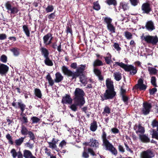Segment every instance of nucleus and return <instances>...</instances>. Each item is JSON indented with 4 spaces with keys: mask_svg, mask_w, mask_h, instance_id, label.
Wrapping results in <instances>:
<instances>
[{
    "mask_svg": "<svg viewBox=\"0 0 158 158\" xmlns=\"http://www.w3.org/2000/svg\"><path fill=\"white\" fill-rule=\"evenodd\" d=\"M85 67V64L81 65V67H78L77 69L76 72L74 73L69 69L66 66H64L62 67V70L64 75L68 77H72V79H76L77 77L79 76L80 73H82Z\"/></svg>",
    "mask_w": 158,
    "mask_h": 158,
    "instance_id": "f257e3e1",
    "label": "nucleus"
},
{
    "mask_svg": "<svg viewBox=\"0 0 158 158\" xmlns=\"http://www.w3.org/2000/svg\"><path fill=\"white\" fill-rule=\"evenodd\" d=\"M106 137V134L105 131H103L102 136L103 146L105 147L106 150L109 151L112 154L116 155L117 154V150L107 139Z\"/></svg>",
    "mask_w": 158,
    "mask_h": 158,
    "instance_id": "f03ea898",
    "label": "nucleus"
},
{
    "mask_svg": "<svg viewBox=\"0 0 158 158\" xmlns=\"http://www.w3.org/2000/svg\"><path fill=\"white\" fill-rule=\"evenodd\" d=\"M75 98L74 100H76V102L78 103L79 101L81 102V103L84 104L85 101L83 96L85 95L84 91L79 88H77L74 92Z\"/></svg>",
    "mask_w": 158,
    "mask_h": 158,
    "instance_id": "7ed1b4c3",
    "label": "nucleus"
},
{
    "mask_svg": "<svg viewBox=\"0 0 158 158\" xmlns=\"http://www.w3.org/2000/svg\"><path fill=\"white\" fill-rule=\"evenodd\" d=\"M115 64H117L121 67L123 68L126 71H130V73L131 75H134L137 72L136 68L132 65H127L122 62H116Z\"/></svg>",
    "mask_w": 158,
    "mask_h": 158,
    "instance_id": "20e7f679",
    "label": "nucleus"
},
{
    "mask_svg": "<svg viewBox=\"0 0 158 158\" xmlns=\"http://www.w3.org/2000/svg\"><path fill=\"white\" fill-rule=\"evenodd\" d=\"M116 95L114 90L106 89L104 94V97L105 99H112Z\"/></svg>",
    "mask_w": 158,
    "mask_h": 158,
    "instance_id": "39448f33",
    "label": "nucleus"
},
{
    "mask_svg": "<svg viewBox=\"0 0 158 158\" xmlns=\"http://www.w3.org/2000/svg\"><path fill=\"white\" fill-rule=\"evenodd\" d=\"M134 129L138 135L141 134H143L145 132L144 127H142L140 124H135L134 127Z\"/></svg>",
    "mask_w": 158,
    "mask_h": 158,
    "instance_id": "423d86ee",
    "label": "nucleus"
},
{
    "mask_svg": "<svg viewBox=\"0 0 158 158\" xmlns=\"http://www.w3.org/2000/svg\"><path fill=\"white\" fill-rule=\"evenodd\" d=\"M147 86L143 84V81L142 79H139L138 81V84L135 87V89H139L140 90H145Z\"/></svg>",
    "mask_w": 158,
    "mask_h": 158,
    "instance_id": "0eeeda50",
    "label": "nucleus"
},
{
    "mask_svg": "<svg viewBox=\"0 0 158 158\" xmlns=\"http://www.w3.org/2000/svg\"><path fill=\"white\" fill-rule=\"evenodd\" d=\"M52 38L53 37L51 34H48L43 37L44 44L46 45H49L50 44L52 43L51 41Z\"/></svg>",
    "mask_w": 158,
    "mask_h": 158,
    "instance_id": "6e6552de",
    "label": "nucleus"
},
{
    "mask_svg": "<svg viewBox=\"0 0 158 158\" xmlns=\"http://www.w3.org/2000/svg\"><path fill=\"white\" fill-rule=\"evenodd\" d=\"M8 67L3 64H0V74L2 75L5 74L8 70Z\"/></svg>",
    "mask_w": 158,
    "mask_h": 158,
    "instance_id": "1a4fd4ad",
    "label": "nucleus"
},
{
    "mask_svg": "<svg viewBox=\"0 0 158 158\" xmlns=\"http://www.w3.org/2000/svg\"><path fill=\"white\" fill-rule=\"evenodd\" d=\"M158 42V38L157 35L155 36L149 35V43H151L153 45H156Z\"/></svg>",
    "mask_w": 158,
    "mask_h": 158,
    "instance_id": "9d476101",
    "label": "nucleus"
},
{
    "mask_svg": "<svg viewBox=\"0 0 158 158\" xmlns=\"http://www.w3.org/2000/svg\"><path fill=\"white\" fill-rule=\"evenodd\" d=\"M74 103L71 105L70 107V108L74 111H76L77 110L78 106L81 107L84 104L81 103V102L80 101L78 103H76L75 100H74Z\"/></svg>",
    "mask_w": 158,
    "mask_h": 158,
    "instance_id": "9b49d317",
    "label": "nucleus"
},
{
    "mask_svg": "<svg viewBox=\"0 0 158 158\" xmlns=\"http://www.w3.org/2000/svg\"><path fill=\"white\" fill-rule=\"evenodd\" d=\"M23 156L25 158H36L33 155L30 151L27 150H24Z\"/></svg>",
    "mask_w": 158,
    "mask_h": 158,
    "instance_id": "f8f14e48",
    "label": "nucleus"
},
{
    "mask_svg": "<svg viewBox=\"0 0 158 158\" xmlns=\"http://www.w3.org/2000/svg\"><path fill=\"white\" fill-rule=\"evenodd\" d=\"M72 99L70 96L68 95H66L65 96L63 97L62 101L63 103L70 104L72 102Z\"/></svg>",
    "mask_w": 158,
    "mask_h": 158,
    "instance_id": "ddd939ff",
    "label": "nucleus"
},
{
    "mask_svg": "<svg viewBox=\"0 0 158 158\" xmlns=\"http://www.w3.org/2000/svg\"><path fill=\"white\" fill-rule=\"evenodd\" d=\"M141 111L142 114L144 115H147L148 114V103L147 102L143 103Z\"/></svg>",
    "mask_w": 158,
    "mask_h": 158,
    "instance_id": "4468645a",
    "label": "nucleus"
},
{
    "mask_svg": "<svg viewBox=\"0 0 158 158\" xmlns=\"http://www.w3.org/2000/svg\"><path fill=\"white\" fill-rule=\"evenodd\" d=\"M64 77L59 72H57L55 74V78L54 79L56 83L61 82L63 79Z\"/></svg>",
    "mask_w": 158,
    "mask_h": 158,
    "instance_id": "2eb2a0df",
    "label": "nucleus"
},
{
    "mask_svg": "<svg viewBox=\"0 0 158 158\" xmlns=\"http://www.w3.org/2000/svg\"><path fill=\"white\" fill-rule=\"evenodd\" d=\"M106 84L107 89L114 90L113 82L110 79L108 78L106 80Z\"/></svg>",
    "mask_w": 158,
    "mask_h": 158,
    "instance_id": "dca6fc26",
    "label": "nucleus"
},
{
    "mask_svg": "<svg viewBox=\"0 0 158 158\" xmlns=\"http://www.w3.org/2000/svg\"><path fill=\"white\" fill-rule=\"evenodd\" d=\"M94 74L98 77L100 80H102L103 79V77L101 75V72L99 69L96 68L94 69Z\"/></svg>",
    "mask_w": 158,
    "mask_h": 158,
    "instance_id": "f3484780",
    "label": "nucleus"
},
{
    "mask_svg": "<svg viewBox=\"0 0 158 158\" xmlns=\"http://www.w3.org/2000/svg\"><path fill=\"white\" fill-rule=\"evenodd\" d=\"M99 143L98 141L93 138L90 139L89 142V145L91 147H98L99 146Z\"/></svg>",
    "mask_w": 158,
    "mask_h": 158,
    "instance_id": "a211bd4d",
    "label": "nucleus"
},
{
    "mask_svg": "<svg viewBox=\"0 0 158 158\" xmlns=\"http://www.w3.org/2000/svg\"><path fill=\"white\" fill-rule=\"evenodd\" d=\"M40 50L42 55L44 56V58L48 57L49 52L47 49L44 48H41Z\"/></svg>",
    "mask_w": 158,
    "mask_h": 158,
    "instance_id": "6ab92c4d",
    "label": "nucleus"
},
{
    "mask_svg": "<svg viewBox=\"0 0 158 158\" xmlns=\"http://www.w3.org/2000/svg\"><path fill=\"white\" fill-rule=\"evenodd\" d=\"M149 72L151 76L155 75L157 74V71L155 68L149 67Z\"/></svg>",
    "mask_w": 158,
    "mask_h": 158,
    "instance_id": "aec40b11",
    "label": "nucleus"
},
{
    "mask_svg": "<svg viewBox=\"0 0 158 158\" xmlns=\"http://www.w3.org/2000/svg\"><path fill=\"white\" fill-rule=\"evenodd\" d=\"M150 82L151 84L153 87H158L157 85L156 78L155 76H152L151 78Z\"/></svg>",
    "mask_w": 158,
    "mask_h": 158,
    "instance_id": "412c9836",
    "label": "nucleus"
},
{
    "mask_svg": "<svg viewBox=\"0 0 158 158\" xmlns=\"http://www.w3.org/2000/svg\"><path fill=\"white\" fill-rule=\"evenodd\" d=\"M158 131H155L154 129H152L150 131L151 134H152V137L155 138L158 140Z\"/></svg>",
    "mask_w": 158,
    "mask_h": 158,
    "instance_id": "4be33fe9",
    "label": "nucleus"
},
{
    "mask_svg": "<svg viewBox=\"0 0 158 158\" xmlns=\"http://www.w3.org/2000/svg\"><path fill=\"white\" fill-rule=\"evenodd\" d=\"M44 62L46 65L48 66H52L53 64L52 60L50 59L49 56L45 58Z\"/></svg>",
    "mask_w": 158,
    "mask_h": 158,
    "instance_id": "5701e85b",
    "label": "nucleus"
},
{
    "mask_svg": "<svg viewBox=\"0 0 158 158\" xmlns=\"http://www.w3.org/2000/svg\"><path fill=\"white\" fill-rule=\"evenodd\" d=\"M114 79L117 81H120L122 78L121 73L119 72H115L114 73Z\"/></svg>",
    "mask_w": 158,
    "mask_h": 158,
    "instance_id": "b1692460",
    "label": "nucleus"
},
{
    "mask_svg": "<svg viewBox=\"0 0 158 158\" xmlns=\"http://www.w3.org/2000/svg\"><path fill=\"white\" fill-rule=\"evenodd\" d=\"M97 125L96 121H94L91 124L90 127V130L93 131H95L97 129Z\"/></svg>",
    "mask_w": 158,
    "mask_h": 158,
    "instance_id": "393cba45",
    "label": "nucleus"
},
{
    "mask_svg": "<svg viewBox=\"0 0 158 158\" xmlns=\"http://www.w3.org/2000/svg\"><path fill=\"white\" fill-rule=\"evenodd\" d=\"M142 9L143 12L145 13H148V3H146L143 4Z\"/></svg>",
    "mask_w": 158,
    "mask_h": 158,
    "instance_id": "a878e982",
    "label": "nucleus"
},
{
    "mask_svg": "<svg viewBox=\"0 0 158 158\" xmlns=\"http://www.w3.org/2000/svg\"><path fill=\"white\" fill-rule=\"evenodd\" d=\"M17 104L18 106H19V107L20 108L22 111V113L21 114V115H22V113H23V112L25 110L26 107V106L23 103H22L21 101L18 102H17Z\"/></svg>",
    "mask_w": 158,
    "mask_h": 158,
    "instance_id": "bb28decb",
    "label": "nucleus"
},
{
    "mask_svg": "<svg viewBox=\"0 0 158 158\" xmlns=\"http://www.w3.org/2000/svg\"><path fill=\"white\" fill-rule=\"evenodd\" d=\"M25 137H21L20 138L17 139L15 140V143L17 146H20L23 142L24 139Z\"/></svg>",
    "mask_w": 158,
    "mask_h": 158,
    "instance_id": "cd10ccee",
    "label": "nucleus"
},
{
    "mask_svg": "<svg viewBox=\"0 0 158 158\" xmlns=\"http://www.w3.org/2000/svg\"><path fill=\"white\" fill-rule=\"evenodd\" d=\"M139 138L143 142H147L148 140V138L145 135L141 134L139 135Z\"/></svg>",
    "mask_w": 158,
    "mask_h": 158,
    "instance_id": "c85d7f7f",
    "label": "nucleus"
},
{
    "mask_svg": "<svg viewBox=\"0 0 158 158\" xmlns=\"http://www.w3.org/2000/svg\"><path fill=\"white\" fill-rule=\"evenodd\" d=\"M155 29L154 23L151 20L149 21V31H151Z\"/></svg>",
    "mask_w": 158,
    "mask_h": 158,
    "instance_id": "c756f323",
    "label": "nucleus"
},
{
    "mask_svg": "<svg viewBox=\"0 0 158 158\" xmlns=\"http://www.w3.org/2000/svg\"><path fill=\"white\" fill-rule=\"evenodd\" d=\"M29 132V131H28L26 127L22 125L21 127V133L22 135H26L28 134Z\"/></svg>",
    "mask_w": 158,
    "mask_h": 158,
    "instance_id": "7c9ffc66",
    "label": "nucleus"
},
{
    "mask_svg": "<svg viewBox=\"0 0 158 158\" xmlns=\"http://www.w3.org/2000/svg\"><path fill=\"white\" fill-rule=\"evenodd\" d=\"M46 79L48 81L49 85L51 86H52L54 84V81L52 79L51 76L49 74L46 76Z\"/></svg>",
    "mask_w": 158,
    "mask_h": 158,
    "instance_id": "2f4dec72",
    "label": "nucleus"
},
{
    "mask_svg": "<svg viewBox=\"0 0 158 158\" xmlns=\"http://www.w3.org/2000/svg\"><path fill=\"white\" fill-rule=\"evenodd\" d=\"M107 55H108L107 56L104 57L105 60L107 64H110L112 62L111 60V56L109 53H108Z\"/></svg>",
    "mask_w": 158,
    "mask_h": 158,
    "instance_id": "473e14b6",
    "label": "nucleus"
},
{
    "mask_svg": "<svg viewBox=\"0 0 158 158\" xmlns=\"http://www.w3.org/2000/svg\"><path fill=\"white\" fill-rule=\"evenodd\" d=\"M128 3L125 2H122L120 3V5L123 9L126 10L128 9Z\"/></svg>",
    "mask_w": 158,
    "mask_h": 158,
    "instance_id": "72a5a7b5",
    "label": "nucleus"
},
{
    "mask_svg": "<svg viewBox=\"0 0 158 158\" xmlns=\"http://www.w3.org/2000/svg\"><path fill=\"white\" fill-rule=\"evenodd\" d=\"M93 65L95 67L97 66L102 65H103V63L101 61L97 59L94 61Z\"/></svg>",
    "mask_w": 158,
    "mask_h": 158,
    "instance_id": "f704fd0d",
    "label": "nucleus"
},
{
    "mask_svg": "<svg viewBox=\"0 0 158 158\" xmlns=\"http://www.w3.org/2000/svg\"><path fill=\"white\" fill-rule=\"evenodd\" d=\"M35 96L39 98H41L42 94L40 90L39 89L36 88L35 90Z\"/></svg>",
    "mask_w": 158,
    "mask_h": 158,
    "instance_id": "c9c22d12",
    "label": "nucleus"
},
{
    "mask_svg": "<svg viewBox=\"0 0 158 158\" xmlns=\"http://www.w3.org/2000/svg\"><path fill=\"white\" fill-rule=\"evenodd\" d=\"M10 50L13 52L14 56H18L19 54V49L17 48H13L10 49Z\"/></svg>",
    "mask_w": 158,
    "mask_h": 158,
    "instance_id": "e433bc0d",
    "label": "nucleus"
},
{
    "mask_svg": "<svg viewBox=\"0 0 158 158\" xmlns=\"http://www.w3.org/2000/svg\"><path fill=\"white\" fill-rule=\"evenodd\" d=\"M23 28L26 35L27 37L29 36L30 31L27 26L26 25H24L23 27Z\"/></svg>",
    "mask_w": 158,
    "mask_h": 158,
    "instance_id": "4c0bfd02",
    "label": "nucleus"
},
{
    "mask_svg": "<svg viewBox=\"0 0 158 158\" xmlns=\"http://www.w3.org/2000/svg\"><path fill=\"white\" fill-rule=\"evenodd\" d=\"M124 35L127 39L130 40L132 38L131 33L129 31H126L124 32Z\"/></svg>",
    "mask_w": 158,
    "mask_h": 158,
    "instance_id": "58836bf2",
    "label": "nucleus"
},
{
    "mask_svg": "<svg viewBox=\"0 0 158 158\" xmlns=\"http://www.w3.org/2000/svg\"><path fill=\"white\" fill-rule=\"evenodd\" d=\"M107 27L108 29L112 33L115 32V28L111 24L107 25Z\"/></svg>",
    "mask_w": 158,
    "mask_h": 158,
    "instance_id": "ea45409f",
    "label": "nucleus"
},
{
    "mask_svg": "<svg viewBox=\"0 0 158 158\" xmlns=\"http://www.w3.org/2000/svg\"><path fill=\"white\" fill-rule=\"evenodd\" d=\"M151 125L152 126V128H154L158 126V121L156 119L153 120L151 123Z\"/></svg>",
    "mask_w": 158,
    "mask_h": 158,
    "instance_id": "a19ab883",
    "label": "nucleus"
},
{
    "mask_svg": "<svg viewBox=\"0 0 158 158\" xmlns=\"http://www.w3.org/2000/svg\"><path fill=\"white\" fill-rule=\"evenodd\" d=\"M141 158H148V152L147 151H143L140 154Z\"/></svg>",
    "mask_w": 158,
    "mask_h": 158,
    "instance_id": "79ce46f5",
    "label": "nucleus"
},
{
    "mask_svg": "<svg viewBox=\"0 0 158 158\" xmlns=\"http://www.w3.org/2000/svg\"><path fill=\"white\" fill-rule=\"evenodd\" d=\"M152 107L154 108L157 107V112L158 113V106L156 105H155L154 103H149V113L150 111V109Z\"/></svg>",
    "mask_w": 158,
    "mask_h": 158,
    "instance_id": "37998d69",
    "label": "nucleus"
},
{
    "mask_svg": "<svg viewBox=\"0 0 158 158\" xmlns=\"http://www.w3.org/2000/svg\"><path fill=\"white\" fill-rule=\"evenodd\" d=\"M156 87H154L152 89H149V91L150 95H153L155 94L156 93L157 91V89Z\"/></svg>",
    "mask_w": 158,
    "mask_h": 158,
    "instance_id": "c03bdc74",
    "label": "nucleus"
},
{
    "mask_svg": "<svg viewBox=\"0 0 158 158\" xmlns=\"http://www.w3.org/2000/svg\"><path fill=\"white\" fill-rule=\"evenodd\" d=\"M80 82L83 84L86 83V78L84 75H82L80 77Z\"/></svg>",
    "mask_w": 158,
    "mask_h": 158,
    "instance_id": "a18cd8bd",
    "label": "nucleus"
},
{
    "mask_svg": "<svg viewBox=\"0 0 158 158\" xmlns=\"http://www.w3.org/2000/svg\"><path fill=\"white\" fill-rule=\"evenodd\" d=\"M10 11V14H15L18 12L19 10L17 7H12Z\"/></svg>",
    "mask_w": 158,
    "mask_h": 158,
    "instance_id": "49530a36",
    "label": "nucleus"
},
{
    "mask_svg": "<svg viewBox=\"0 0 158 158\" xmlns=\"http://www.w3.org/2000/svg\"><path fill=\"white\" fill-rule=\"evenodd\" d=\"M6 138L8 140L9 143L12 144L13 143V142L12 140L11 136L10 135V134H8L6 135Z\"/></svg>",
    "mask_w": 158,
    "mask_h": 158,
    "instance_id": "de8ad7c7",
    "label": "nucleus"
},
{
    "mask_svg": "<svg viewBox=\"0 0 158 158\" xmlns=\"http://www.w3.org/2000/svg\"><path fill=\"white\" fill-rule=\"evenodd\" d=\"M112 19L110 18L106 17L104 18V21L107 24V25L111 24Z\"/></svg>",
    "mask_w": 158,
    "mask_h": 158,
    "instance_id": "09e8293b",
    "label": "nucleus"
},
{
    "mask_svg": "<svg viewBox=\"0 0 158 158\" xmlns=\"http://www.w3.org/2000/svg\"><path fill=\"white\" fill-rule=\"evenodd\" d=\"M10 153L11 154L12 156L14 158H15L18 154V152H16L15 150L14 149H13L11 150Z\"/></svg>",
    "mask_w": 158,
    "mask_h": 158,
    "instance_id": "8fccbe9b",
    "label": "nucleus"
},
{
    "mask_svg": "<svg viewBox=\"0 0 158 158\" xmlns=\"http://www.w3.org/2000/svg\"><path fill=\"white\" fill-rule=\"evenodd\" d=\"M54 8L52 5H49L46 8L45 10L47 13L52 12Z\"/></svg>",
    "mask_w": 158,
    "mask_h": 158,
    "instance_id": "3c124183",
    "label": "nucleus"
},
{
    "mask_svg": "<svg viewBox=\"0 0 158 158\" xmlns=\"http://www.w3.org/2000/svg\"><path fill=\"white\" fill-rule=\"evenodd\" d=\"M21 121L22 122V123H26L28 122L27 119V117L24 116L23 115H22V117L20 118Z\"/></svg>",
    "mask_w": 158,
    "mask_h": 158,
    "instance_id": "603ef678",
    "label": "nucleus"
},
{
    "mask_svg": "<svg viewBox=\"0 0 158 158\" xmlns=\"http://www.w3.org/2000/svg\"><path fill=\"white\" fill-rule=\"evenodd\" d=\"M94 9L95 10H98L100 9V6L99 4L97 2H94Z\"/></svg>",
    "mask_w": 158,
    "mask_h": 158,
    "instance_id": "864d4df0",
    "label": "nucleus"
},
{
    "mask_svg": "<svg viewBox=\"0 0 158 158\" xmlns=\"http://www.w3.org/2000/svg\"><path fill=\"white\" fill-rule=\"evenodd\" d=\"M107 3L109 5H115L116 4V2L115 0H108L107 1Z\"/></svg>",
    "mask_w": 158,
    "mask_h": 158,
    "instance_id": "5fc2aeb1",
    "label": "nucleus"
},
{
    "mask_svg": "<svg viewBox=\"0 0 158 158\" xmlns=\"http://www.w3.org/2000/svg\"><path fill=\"white\" fill-rule=\"evenodd\" d=\"M1 60L3 63H6L7 61V58L5 55H2L1 57Z\"/></svg>",
    "mask_w": 158,
    "mask_h": 158,
    "instance_id": "6e6d98bb",
    "label": "nucleus"
},
{
    "mask_svg": "<svg viewBox=\"0 0 158 158\" xmlns=\"http://www.w3.org/2000/svg\"><path fill=\"white\" fill-rule=\"evenodd\" d=\"M31 119L33 123H37L40 121V119L36 117H33Z\"/></svg>",
    "mask_w": 158,
    "mask_h": 158,
    "instance_id": "4d7b16f0",
    "label": "nucleus"
},
{
    "mask_svg": "<svg viewBox=\"0 0 158 158\" xmlns=\"http://www.w3.org/2000/svg\"><path fill=\"white\" fill-rule=\"evenodd\" d=\"M48 144L49 145V147L50 148L55 149L56 148V144L54 143H53L49 142H48Z\"/></svg>",
    "mask_w": 158,
    "mask_h": 158,
    "instance_id": "13d9d810",
    "label": "nucleus"
},
{
    "mask_svg": "<svg viewBox=\"0 0 158 158\" xmlns=\"http://www.w3.org/2000/svg\"><path fill=\"white\" fill-rule=\"evenodd\" d=\"M131 4L135 6L137 5L139 2V0H130Z\"/></svg>",
    "mask_w": 158,
    "mask_h": 158,
    "instance_id": "bf43d9fd",
    "label": "nucleus"
},
{
    "mask_svg": "<svg viewBox=\"0 0 158 158\" xmlns=\"http://www.w3.org/2000/svg\"><path fill=\"white\" fill-rule=\"evenodd\" d=\"M141 38L142 40H144L147 43H148V36H145L144 34H143Z\"/></svg>",
    "mask_w": 158,
    "mask_h": 158,
    "instance_id": "052dcab7",
    "label": "nucleus"
},
{
    "mask_svg": "<svg viewBox=\"0 0 158 158\" xmlns=\"http://www.w3.org/2000/svg\"><path fill=\"white\" fill-rule=\"evenodd\" d=\"M5 6L6 8L8 10H10V9L12 8V6L11 4L9 2H7Z\"/></svg>",
    "mask_w": 158,
    "mask_h": 158,
    "instance_id": "680f3d73",
    "label": "nucleus"
},
{
    "mask_svg": "<svg viewBox=\"0 0 158 158\" xmlns=\"http://www.w3.org/2000/svg\"><path fill=\"white\" fill-rule=\"evenodd\" d=\"M114 48L118 51H120L121 49V48L119 47V44L115 43L113 45Z\"/></svg>",
    "mask_w": 158,
    "mask_h": 158,
    "instance_id": "e2e57ef3",
    "label": "nucleus"
},
{
    "mask_svg": "<svg viewBox=\"0 0 158 158\" xmlns=\"http://www.w3.org/2000/svg\"><path fill=\"white\" fill-rule=\"evenodd\" d=\"M28 134L29 135V137H30L31 139L34 140L35 139V136L33 133L29 131L28 133Z\"/></svg>",
    "mask_w": 158,
    "mask_h": 158,
    "instance_id": "0e129e2a",
    "label": "nucleus"
},
{
    "mask_svg": "<svg viewBox=\"0 0 158 158\" xmlns=\"http://www.w3.org/2000/svg\"><path fill=\"white\" fill-rule=\"evenodd\" d=\"M111 131L114 134L118 133L119 132V130L115 128H113L111 129Z\"/></svg>",
    "mask_w": 158,
    "mask_h": 158,
    "instance_id": "69168bd1",
    "label": "nucleus"
},
{
    "mask_svg": "<svg viewBox=\"0 0 158 158\" xmlns=\"http://www.w3.org/2000/svg\"><path fill=\"white\" fill-rule=\"evenodd\" d=\"M6 36L5 34H0V40H2L6 39Z\"/></svg>",
    "mask_w": 158,
    "mask_h": 158,
    "instance_id": "338daca9",
    "label": "nucleus"
},
{
    "mask_svg": "<svg viewBox=\"0 0 158 158\" xmlns=\"http://www.w3.org/2000/svg\"><path fill=\"white\" fill-rule=\"evenodd\" d=\"M54 13H52L48 16V18L49 19H53L55 18Z\"/></svg>",
    "mask_w": 158,
    "mask_h": 158,
    "instance_id": "774afa93",
    "label": "nucleus"
}]
</instances>
